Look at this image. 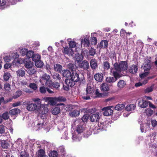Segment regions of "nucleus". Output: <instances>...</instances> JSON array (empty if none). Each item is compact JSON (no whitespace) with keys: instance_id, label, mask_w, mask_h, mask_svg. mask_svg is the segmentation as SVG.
Here are the masks:
<instances>
[{"instance_id":"1","label":"nucleus","mask_w":157,"mask_h":157,"mask_svg":"<svg viewBox=\"0 0 157 157\" xmlns=\"http://www.w3.org/2000/svg\"><path fill=\"white\" fill-rule=\"evenodd\" d=\"M33 100L35 102L34 103H33L30 101H26L23 102V105L26 107L27 109L29 111H39L41 106L40 99L39 98H34Z\"/></svg>"},{"instance_id":"2","label":"nucleus","mask_w":157,"mask_h":157,"mask_svg":"<svg viewBox=\"0 0 157 157\" xmlns=\"http://www.w3.org/2000/svg\"><path fill=\"white\" fill-rule=\"evenodd\" d=\"M113 67L111 68L118 74L126 71L128 69V63L126 61H120L119 63L116 62L113 65Z\"/></svg>"},{"instance_id":"3","label":"nucleus","mask_w":157,"mask_h":157,"mask_svg":"<svg viewBox=\"0 0 157 157\" xmlns=\"http://www.w3.org/2000/svg\"><path fill=\"white\" fill-rule=\"evenodd\" d=\"M80 76L79 73L75 71L72 72L70 78L76 82H78L80 84L84 83L85 80L83 75L80 73Z\"/></svg>"},{"instance_id":"4","label":"nucleus","mask_w":157,"mask_h":157,"mask_svg":"<svg viewBox=\"0 0 157 157\" xmlns=\"http://www.w3.org/2000/svg\"><path fill=\"white\" fill-rule=\"evenodd\" d=\"M110 73L112 74L113 77L109 76L106 77L105 79V81L106 82L112 84L115 82L118 79L121 77L120 74H118L117 72H115L111 68Z\"/></svg>"},{"instance_id":"5","label":"nucleus","mask_w":157,"mask_h":157,"mask_svg":"<svg viewBox=\"0 0 157 157\" xmlns=\"http://www.w3.org/2000/svg\"><path fill=\"white\" fill-rule=\"evenodd\" d=\"M40 82L44 81L46 86L49 85L50 82L51 83V80H50V76L47 74H43L40 78Z\"/></svg>"},{"instance_id":"6","label":"nucleus","mask_w":157,"mask_h":157,"mask_svg":"<svg viewBox=\"0 0 157 157\" xmlns=\"http://www.w3.org/2000/svg\"><path fill=\"white\" fill-rule=\"evenodd\" d=\"M63 52L64 54L67 55L70 57H72L73 56L74 52L72 49L68 47H65L64 48V50L63 51Z\"/></svg>"},{"instance_id":"7","label":"nucleus","mask_w":157,"mask_h":157,"mask_svg":"<svg viewBox=\"0 0 157 157\" xmlns=\"http://www.w3.org/2000/svg\"><path fill=\"white\" fill-rule=\"evenodd\" d=\"M102 110L104 111L103 113L104 116H110L113 113V110L111 109L110 107H107L105 108H104Z\"/></svg>"},{"instance_id":"8","label":"nucleus","mask_w":157,"mask_h":157,"mask_svg":"<svg viewBox=\"0 0 157 157\" xmlns=\"http://www.w3.org/2000/svg\"><path fill=\"white\" fill-rule=\"evenodd\" d=\"M103 75L102 73H97L94 75L95 80L97 82H101L103 80Z\"/></svg>"},{"instance_id":"9","label":"nucleus","mask_w":157,"mask_h":157,"mask_svg":"<svg viewBox=\"0 0 157 157\" xmlns=\"http://www.w3.org/2000/svg\"><path fill=\"white\" fill-rule=\"evenodd\" d=\"M91 68L93 71L95 70L98 67L97 61L95 59H92L90 61Z\"/></svg>"},{"instance_id":"10","label":"nucleus","mask_w":157,"mask_h":157,"mask_svg":"<svg viewBox=\"0 0 157 157\" xmlns=\"http://www.w3.org/2000/svg\"><path fill=\"white\" fill-rule=\"evenodd\" d=\"M53 70L56 72L61 73L63 71V67L60 64L58 63L55 64L53 66Z\"/></svg>"},{"instance_id":"11","label":"nucleus","mask_w":157,"mask_h":157,"mask_svg":"<svg viewBox=\"0 0 157 157\" xmlns=\"http://www.w3.org/2000/svg\"><path fill=\"white\" fill-rule=\"evenodd\" d=\"M139 106L141 108L147 107L148 105V101L143 99H141L138 101Z\"/></svg>"},{"instance_id":"12","label":"nucleus","mask_w":157,"mask_h":157,"mask_svg":"<svg viewBox=\"0 0 157 157\" xmlns=\"http://www.w3.org/2000/svg\"><path fill=\"white\" fill-rule=\"evenodd\" d=\"M45 100L48 102V103L52 105H55L57 102L56 97H47L46 98Z\"/></svg>"},{"instance_id":"13","label":"nucleus","mask_w":157,"mask_h":157,"mask_svg":"<svg viewBox=\"0 0 157 157\" xmlns=\"http://www.w3.org/2000/svg\"><path fill=\"white\" fill-rule=\"evenodd\" d=\"M80 67L82 68L84 70H87L89 67V63L86 60L83 61L79 65Z\"/></svg>"},{"instance_id":"14","label":"nucleus","mask_w":157,"mask_h":157,"mask_svg":"<svg viewBox=\"0 0 157 157\" xmlns=\"http://www.w3.org/2000/svg\"><path fill=\"white\" fill-rule=\"evenodd\" d=\"M138 70L137 66L136 65H133L129 67L128 69V71L131 73L134 74L137 72Z\"/></svg>"},{"instance_id":"15","label":"nucleus","mask_w":157,"mask_h":157,"mask_svg":"<svg viewBox=\"0 0 157 157\" xmlns=\"http://www.w3.org/2000/svg\"><path fill=\"white\" fill-rule=\"evenodd\" d=\"M100 117L97 113L92 114L90 117V119L91 122H97L99 119Z\"/></svg>"},{"instance_id":"16","label":"nucleus","mask_w":157,"mask_h":157,"mask_svg":"<svg viewBox=\"0 0 157 157\" xmlns=\"http://www.w3.org/2000/svg\"><path fill=\"white\" fill-rule=\"evenodd\" d=\"M47 86L58 90L60 86V84L57 82H52L51 80V83L50 82V84Z\"/></svg>"},{"instance_id":"17","label":"nucleus","mask_w":157,"mask_h":157,"mask_svg":"<svg viewBox=\"0 0 157 157\" xmlns=\"http://www.w3.org/2000/svg\"><path fill=\"white\" fill-rule=\"evenodd\" d=\"M63 76L67 78H70L71 75V73L68 70L64 69L61 72Z\"/></svg>"},{"instance_id":"18","label":"nucleus","mask_w":157,"mask_h":157,"mask_svg":"<svg viewBox=\"0 0 157 157\" xmlns=\"http://www.w3.org/2000/svg\"><path fill=\"white\" fill-rule=\"evenodd\" d=\"M67 68L72 72L76 71L77 69L76 65L72 63H69L67 64Z\"/></svg>"},{"instance_id":"19","label":"nucleus","mask_w":157,"mask_h":157,"mask_svg":"<svg viewBox=\"0 0 157 157\" xmlns=\"http://www.w3.org/2000/svg\"><path fill=\"white\" fill-rule=\"evenodd\" d=\"M106 122H102L100 121L99 122L98 125L100 129H102L104 130H106L107 126L106 125Z\"/></svg>"},{"instance_id":"20","label":"nucleus","mask_w":157,"mask_h":157,"mask_svg":"<svg viewBox=\"0 0 157 157\" xmlns=\"http://www.w3.org/2000/svg\"><path fill=\"white\" fill-rule=\"evenodd\" d=\"M101 89L102 91H108L109 90V88L108 85L106 83L104 82L101 85Z\"/></svg>"},{"instance_id":"21","label":"nucleus","mask_w":157,"mask_h":157,"mask_svg":"<svg viewBox=\"0 0 157 157\" xmlns=\"http://www.w3.org/2000/svg\"><path fill=\"white\" fill-rule=\"evenodd\" d=\"M65 82L67 85L70 87L73 86L75 84V81H73L71 78H68V79H66L65 80Z\"/></svg>"},{"instance_id":"22","label":"nucleus","mask_w":157,"mask_h":157,"mask_svg":"<svg viewBox=\"0 0 157 157\" xmlns=\"http://www.w3.org/2000/svg\"><path fill=\"white\" fill-rule=\"evenodd\" d=\"M20 110L19 109L14 108L10 111L9 113L11 115H15L20 113Z\"/></svg>"},{"instance_id":"23","label":"nucleus","mask_w":157,"mask_h":157,"mask_svg":"<svg viewBox=\"0 0 157 157\" xmlns=\"http://www.w3.org/2000/svg\"><path fill=\"white\" fill-rule=\"evenodd\" d=\"M37 156L38 157H48L45 154L44 151L42 149H40L38 151Z\"/></svg>"},{"instance_id":"24","label":"nucleus","mask_w":157,"mask_h":157,"mask_svg":"<svg viewBox=\"0 0 157 157\" xmlns=\"http://www.w3.org/2000/svg\"><path fill=\"white\" fill-rule=\"evenodd\" d=\"M75 60L78 63L83 60V57L81 54H76L75 55Z\"/></svg>"},{"instance_id":"25","label":"nucleus","mask_w":157,"mask_h":157,"mask_svg":"<svg viewBox=\"0 0 157 157\" xmlns=\"http://www.w3.org/2000/svg\"><path fill=\"white\" fill-rule=\"evenodd\" d=\"M108 45V41L106 40H102L101 41L99 47L101 48H105L107 47Z\"/></svg>"},{"instance_id":"26","label":"nucleus","mask_w":157,"mask_h":157,"mask_svg":"<svg viewBox=\"0 0 157 157\" xmlns=\"http://www.w3.org/2000/svg\"><path fill=\"white\" fill-rule=\"evenodd\" d=\"M136 105L133 104L128 105L125 107V109L127 111H130L134 110L136 108Z\"/></svg>"},{"instance_id":"27","label":"nucleus","mask_w":157,"mask_h":157,"mask_svg":"<svg viewBox=\"0 0 157 157\" xmlns=\"http://www.w3.org/2000/svg\"><path fill=\"white\" fill-rule=\"evenodd\" d=\"M151 67V63L150 61H149L145 64L144 69L145 71H149L150 70Z\"/></svg>"},{"instance_id":"28","label":"nucleus","mask_w":157,"mask_h":157,"mask_svg":"<svg viewBox=\"0 0 157 157\" xmlns=\"http://www.w3.org/2000/svg\"><path fill=\"white\" fill-rule=\"evenodd\" d=\"M80 112L77 110H75L70 112L69 114L72 117H76L79 114Z\"/></svg>"},{"instance_id":"29","label":"nucleus","mask_w":157,"mask_h":157,"mask_svg":"<svg viewBox=\"0 0 157 157\" xmlns=\"http://www.w3.org/2000/svg\"><path fill=\"white\" fill-rule=\"evenodd\" d=\"M81 45L82 46L83 45L84 46L88 47L90 45L89 40L84 38L83 40L81 41Z\"/></svg>"},{"instance_id":"30","label":"nucleus","mask_w":157,"mask_h":157,"mask_svg":"<svg viewBox=\"0 0 157 157\" xmlns=\"http://www.w3.org/2000/svg\"><path fill=\"white\" fill-rule=\"evenodd\" d=\"M17 75L19 77H22L24 76L25 74V71L22 69H19L16 71Z\"/></svg>"},{"instance_id":"31","label":"nucleus","mask_w":157,"mask_h":157,"mask_svg":"<svg viewBox=\"0 0 157 157\" xmlns=\"http://www.w3.org/2000/svg\"><path fill=\"white\" fill-rule=\"evenodd\" d=\"M60 112V108L58 107H56L53 109L52 110V114L53 115H56L58 114Z\"/></svg>"},{"instance_id":"32","label":"nucleus","mask_w":157,"mask_h":157,"mask_svg":"<svg viewBox=\"0 0 157 157\" xmlns=\"http://www.w3.org/2000/svg\"><path fill=\"white\" fill-rule=\"evenodd\" d=\"M90 94L86 92V91L84 92L81 94V97L82 98L85 100H88L90 99V96L89 95Z\"/></svg>"},{"instance_id":"33","label":"nucleus","mask_w":157,"mask_h":157,"mask_svg":"<svg viewBox=\"0 0 157 157\" xmlns=\"http://www.w3.org/2000/svg\"><path fill=\"white\" fill-rule=\"evenodd\" d=\"M125 107V105L123 104H119L117 105L115 107V110L120 111L121 110L123 109Z\"/></svg>"},{"instance_id":"34","label":"nucleus","mask_w":157,"mask_h":157,"mask_svg":"<svg viewBox=\"0 0 157 157\" xmlns=\"http://www.w3.org/2000/svg\"><path fill=\"white\" fill-rule=\"evenodd\" d=\"M94 89L91 86H88L87 87L86 89V92L89 94H92L94 92Z\"/></svg>"},{"instance_id":"35","label":"nucleus","mask_w":157,"mask_h":157,"mask_svg":"<svg viewBox=\"0 0 157 157\" xmlns=\"http://www.w3.org/2000/svg\"><path fill=\"white\" fill-rule=\"evenodd\" d=\"M35 65L37 67L41 68L43 66L44 63L42 61L40 60L35 62Z\"/></svg>"},{"instance_id":"36","label":"nucleus","mask_w":157,"mask_h":157,"mask_svg":"<svg viewBox=\"0 0 157 157\" xmlns=\"http://www.w3.org/2000/svg\"><path fill=\"white\" fill-rule=\"evenodd\" d=\"M40 56L38 54H34L32 58L33 61L35 62L40 60Z\"/></svg>"},{"instance_id":"37","label":"nucleus","mask_w":157,"mask_h":157,"mask_svg":"<svg viewBox=\"0 0 157 157\" xmlns=\"http://www.w3.org/2000/svg\"><path fill=\"white\" fill-rule=\"evenodd\" d=\"M125 85V82L122 80H120L117 83L118 86L120 88H123Z\"/></svg>"},{"instance_id":"38","label":"nucleus","mask_w":157,"mask_h":157,"mask_svg":"<svg viewBox=\"0 0 157 157\" xmlns=\"http://www.w3.org/2000/svg\"><path fill=\"white\" fill-rule=\"evenodd\" d=\"M11 75L10 73L6 72H5L3 75V78L5 80L8 81L11 77Z\"/></svg>"},{"instance_id":"39","label":"nucleus","mask_w":157,"mask_h":157,"mask_svg":"<svg viewBox=\"0 0 157 157\" xmlns=\"http://www.w3.org/2000/svg\"><path fill=\"white\" fill-rule=\"evenodd\" d=\"M1 146L2 148H7L9 146L8 143L6 141H2L1 142Z\"/></svg>"},{"instance_id":"40","label":"nucleus","mask_w":157,"mask_h":157,"mask_svg":"<svg viewBox=\"0 0 157 157\" xmlns=\"http://www.w3.org/2000/svg\"><path fill=\"white\" fill-rule=\"evenodd\" d=\"M33 63L31 61H26L25 63V67L28 69L32 67L33 66Z\"/></svg>"},{"instance_id":"41","label":"nucleus","mask_w":157,"mask_h":157,"mask_svg":"<svg viewBox=\"0 0 157 157\" xmlns=\"http://www.w3.org/2000/svg\"><path fill=\"white\" fill-rule=\"evenodd\" d=\"M22 94V91L20 90L17 91L13 97L14 99H16L19 97Z\"/></svg>"},{"instance_id":"42","label":"nucleus","mask_w":157,"mask_h":157,"mask_svg":"<svg viewBox=\"0 0 157 157\" xmlns=\"http://www.w3.org/2000/svg\"><path fill=\"white\" fill-rule=\"evenodd\" d=\"M83 131V128L82 125L81 124H79L77 125L76 128V131L78 133L80 134Z\"/></svg>"},{"instance_id":"43","label":"nucleus","mask_w":157,"mask_h":157,"mask_svg":"<svg viewBox=\"0 0 157 157\" xmlns=\"http://www.w3.org/2000/svg\"><path fill=\"white\" fill-rule=\"evenodd\" d=\"M103 66L104 67L105 69L108 70L110 68V64L107 61L103 62Z\"/></svg>"},{"instance_id":"44","label":"nucleus","mask_w":157,"mask_h":157,"mask_svg":"<svg viewBox=\"0 0 157 157\" xmlns=\"http://www.w3.org/2000/svg\"><path fill=\"white\" fill-rule=\"evenodd\" d=\"M34 54V52L33 51H28L27 53V56L29 58H32Z\"/></svg>"},{"instance_id":"45","label":"nucleus","mask_w":157,"mask_h":157,"mask_svg":"<svg viewBox=\"0 0 157 157\" xmlns=\"http://www.w3.org/2000/svg\"><path fill=\"white\" fill-rule=\"evenodd\" d=\"M59 73L56 72L53 75V78L54 79H56L59 81L61 79L60 75L59 74Z\"/></svg>"},{"instance_id":"46","label":"nucleus","mask_w":157,"mask_h":157,"mask_svg":"<svg viewBox=\"0 0 157 157\" xmlns=\"http://www.w3.org/2000/svg\"><path fill=\"white\" fill-rule=\"evenodd\" d=\"M56 101L57 102H62L65 101L66 100V98L63 96H59L58 97H56Z\"/></svg>"},{"instance_id":"47","label":"nucleus","mask_w":157,"mask_h":157,"mask_svg":"<svg viewBox=\"0 0 157 157\" xmlns=\"http://www.w3.org/2000/svg\"><path fill=\"white\" fill-rule=\"evenodd\" d=\"M27 71V73L30 75H32L34 74L36 71L35 69L33 68L32 67L28 69Z\"/></svg>"},{"instance_id":"48","label":"nucleus","mask_w":157,"mask_h":157,"mask_svg":"<svg viewBox=\"0 0 157 157\" xmlns=\"http://www.w3.org/2000/svg\"><path fill=\"white\" fill-rule=\"evenodd\" d=\"M29 87L34 90H36L37 88V85L34 83H31L29 85Z\"/></svg>"},{"instance_id":"49","label":"nucleus","mask_w":157,"mask_h":157,"mask_svg":"<svg viewBox=\"0 0 157 157\" xmlns=\"http://www.w3.org/2000/svg\"><path fill=\"white\" fill-rule=\"evenodd\" d=\"M3 119L5 120H7L9 118V115L8 112H4L1 116Z\"/></svg>"},{"instance_id":"50","label":"nucleus","mask_w":157,"mask_h":157,"mask_svg":"<svg viewBox=\"0 0 157 157\" xmlns=\"http://www.w3.org/2000/svg\"><path fill=\"white\" fill-rule=\"evenodd\" d=\"M58 155V153L56 151H52L50 153L49 156L52 157H56Z\"/></svg>"},{"instance_id":"51","label":"nucleus","mask_w":157,"mask_h":157,"mask_svg":"<svg viewBox=\"0 0 157 157\" xmlns=\"http://www.w3.org/2000/svg\"><path fill=\"white\" fill-rule=\"evenodd\" d=\"M153 90V87L151 86L146 88L144 90L145 93H148L152 92Z\"/></svg>"},{"instance_id":"52","label":"nucleus","mask_w":157,"mask_h":157,"mask_svg":"<svg viewBox=\"0 0 157 157\" xmlns=\"http://www.w3.org/2000/svg\"><path fill=\"white\" fill-rule=\"evenodd\" d=\"M95 94L96 95V98H100L102 97L103 94L99 92L98 90V89H96L95 93Z\"/></svg>"},{"instance_id":"53","label":"nucleus","mask_w":157,"mask_h":157,"mask_svg":"<svg viewBox=\"0 0 157 157\" xmlns=\"http://www.w3.org/2000/svg\"><path fill=\"white\" fill-rule=\"evenodd\" d=\"M69 46H70L69 48H73L75 47L76 46V43L73 41H71L69 42Z\"/></svg>"},{"instance_id":"54","label":"nucleus","mask_w":157,"mask_h":157,"mask_svg":"<svg viewBox=\"0 0 157 157\" xmlns=\"http://www.w3.org/2000/svg\"><path fill=\"white\" fill-rule=\"evenodd\" d=\"M89 53L90 56H94L96 53L95 50L94 48H91L89 50Z\"/></svg>"},{"instance_id":"55","label":"nucleus","mask_w":157,"mask_h":157,"mask_svg":"<svg viewBox=\"0 0 157 157\" xmlns=\"http://www.w3.org/2000/svg\"><path fill=\"white\" fill-rule=\"evenodd\" d=\"M4 88L5 90L6 91H9L10 89V84L8 83H5Z\"/></svg>"},{"instance_id":"56","label":"nucleus","mask_w":157,"mask_h":157,"mask_svg":"<svg viewBox=\"0 0 157 157\" xmlns=\"http://www.w3.org/2000/svg\"><path fill=\"white\" fill-rule=\"evenodd\" d=\"M89 118V116L87 114L84 115L82 118V121L84 122L87 121Z\"/></svg>"},{"instance_id":"57","label":"nucleus","mask_w":157,"mask_h":157,"mask_svg":"<svg viewBox=\"0 0 157 157\" xmlns=\"http://www.w3.org/2000/svg\"><path fill=\"white\" fill-rule=\"evenodd\" d=\"M46 69L48 73H51V71L52 70V68L50 65L47 64L46 65Z\"/></svg>"},{"instance_id":"58","label":"nucleus","mask_w":157,"mask_h":157,"mask_svg":"<svg viewBox=\"0 0 157 157\" xmlns=\"http://www.w3.org/2000/svg\"><path fill=\"white\" fill-rule=\"evenodd\" d=\"M126 33L125 30L123 29H122L120 31V36L122 38H124L125 36V34Z\"/></svg>"},{"instance_id":"59","label":"nucleus","mask_w":157,"mask_h":157,"mask_svg":"<svg viewBox=\"0 0 157 157\" xmlns=\"http://www.w3.org/2000/svg\"><path fill=\"white\" fill-rule=\"evenodd\" d=\"M40 91L41 93H45L46 91L45 87L44 86L40 87Z\"/></svg>"},{"instance_id":"60","label":"nucleus","mask_w":157,"mask_h":157,"mask_svg":"<svg viewBox=\"0 0 157 157\" xmlns=\"http://www.w3.org/2000/svg\"><path fill=\"white\" fill-rule=\"evenodd\" d=\"M21 157H29L28 154L25 151L22 152L21 153Z\"/></svg>"},{"instance_id":"61","label":"nucleus","mask_w":157,"mask_h":157,"mask_svg":"<svg viewBox=\"0 0 157 157\" xmlns=\"http://www.w3.org/2000/svg\"><path fill=\"white\" fill-rule=\"evenodd\" d=\"M28 51L27 49L24 48L22 49L21 51V54L23 56H24L26 55H27V53Z\"/></svg>"},{"instance_id":"62","label":"nucleus","mask_w":157,"mask_h":157,"mask_svg":"<svg viewBox=\"0 0 157 157\" xmlns=\"http://www.w3.org/2000/svg\"><path fill=\"white\" fill-rule=\"evenodd\" d=\"M11 64L10 63H6L4 65V68L6 69H8L11 67Z\"/></svg>"},{"instance_id":"63","label":"nucleus","mask_w":157,"mask_h":157,"mask_svg":"<svg viewBox=\"0 0 157 157\" xmlns=\"http://www.w3.org/2000/svg\"><path fill=\"white\" fill-rule=\"evenodd\" d=\"M5 132L4 126L2 125H0V133L1 134L4 133Z\"/></svg>"},{"instance_id":"64","label":"nucleus","mask_w":157,"mask_h":157,"mask_svg":"<svg viewBox=\"0 0 157 157\" xmlns=\"http://www.w3.org/2000/svg\"><path fill=\"white\" fill-rule=\"evenodd\" d=\"M21 103L20 101H18L16 102L13 103L12 104V106L13 107L19 106L21 105Z\"/></svg>"}]
</instances>
